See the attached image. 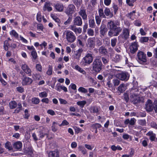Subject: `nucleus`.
Masks as SVG:
<instances>
[{
  "mask_svg": "<svg viewBox=\"0 0 157 157\" xmlns=\"http://www.w3.org/2000/svg\"><path fill=\"white\" fill-rule=\"evenodd\" d=\"M120 22L118 21L114 22L112 20H110L108 22L107 27L110 29L108 32V36L110 37L118 36L121 32L122 29L120 26Z\"/></svg>",
  "mask_w": 157,
  "mask_h": 157,
  "instance_id": "f257e3e1",
  "label": "nucleus"
},
{
  "mask_svg": "<svg viewBox=\"0 0 157 157\" xmlns=\"http://www.w3.org/2000/svg\"><path fill=\"white\" fill-rule=\"evenodd\" d=\"M101 56L96 57L94 60L92 64V70L96 73H99L101 70L103 66L100 58Z\"/></svg>",
  "mask_w": 157,
  "mask_h": 157,
  "instance_id": "f03ea898",
  "label": "nucleus"
},
{
  "mask_svg": "<svg viewBox=\"0 0 157 157\" xmlns=\"http://www.w3.org/2000/svg\"><path fill=\"white\" fill-rule=\"evenodd\" d=\"M63 36H66L67 41L69 43H73L76 39V37L74 33L70 30L64 31L63 32Z\"/></svg>",
  "mask_w": 157,
  "mask_h": 157,
  "instance_id": "7ed1b4c3",
  "label": "nucleus"
},
{
  "mask_svg": "<svg viewBox=\"0 0 157 157\" xmlns=\"http://www.w3.org/2000/svg\"><path fill=\"white\" fill-rule=\"evenodd\" d=\"M49 134V131L48 129L42 126L40 127L38 135L39 137V140H40L45 136H48Z\"/></svg>",
  "mask_w": 157,
  "mask_h": 157,
  "instance_id": "20e7f679",
  "label": "nucleus"
},
{
  "mask_svg": "<svg viewBox=\"0 0 157 157\" xmlns=\"http://www.w3.org/2000/svg\"><path fill=\"white\" fill-rule=\"evenodd\" d=\"M137 56L139 62L140 63L143 64L147 61L146 55L143 52H138L137 53Z\"/></svg>",
  "mask_w": 157,
  "mask_h": 157,
  "instance_id": "39448f33",
  "label": "nucleus"
},
{
  "mask_svg": "<svg viewBox=\"0 0 157 157\" xmlns=\"http://www.w3.org/2000/svg\"><path fill=\"white\" fill-rule=\"evenodd\" d=\"M116 77L122 81H126L128 79L129 76L127 73L122 72L117 74Z\"/></svg>",
  "mask_w": 157,
  "mask_h": 157,
  "instance_id": "423d86ee",
  "label": "nucleus"
},
{
  "mask_svg": "<svg viewBox=\"0 0 157 157\" xmlns=\"http://www.w3.org/2000/svg\"><path fill=\"white\" fill-rule=\"evenodd\" d=\"M129 30L126 28L123 29L121 33L118 36L119 38H122L123 40H127L129 37Z\"/></svg>",
  "mask_w": 157,
  "mask_h": 157,
  "instance_id": "0eeeda50",
  "label": "nucleus"
},
{
  "mask_svg": "<svg viewBox=\"0 0 157 157\" xmlns=\"http://www.w3.org/2000/svg\"><path fill=\"white\" fill-rule=\"evenodd\" d=\"M82 60L86 64H90L93 61L92 54L89 53L87 54L83 58Z\"/></svg>",
  "mask_w": 157,
  "mask_h": 157,
  "instance_id": "6e6552de",
  "label": "nucleus"
},
{
  "mask_svg": "<svg viewBox=\"0 0 157 157\" xmlns=\"http://www.w3.org/2000/svg\"><path fill=\"white\" fill-rule=\"evenodd\" d=\"M75 7L72 4H69L67 8L65 11V13L68 15H71L75 11Z\"/></svg>",
  "mask_w": 157,
  "mask_h": 157,
  "instance_id": "1a4fd4ad",
  "label": "nucleus"
},
{
  "mask_svg": "<svg viewBox=\"0 0 157 157\" xmlns=\"http://www.w3.org/2000/svg\"><path fill=\"white\" fill-rule=\"evenodd\" d=\"M145 109L147 112H151L153 110V103L151 100H148L145 103Z\"/></svg>",
  "mask_w": 157,
  "mask_h": 157,
  "instance_id": "9d476101",
  "label": "nucleus"
},
{
  "mask_svg": "<svg viewBox=\"0 0 157 157\" xmlns=\"http://www.w3.org/2000/svg\"><path fill=\"white\" fill-rule=\"evenodd\" d=\"M138 46L136 42H134L132 43L129 48L131 53L132 54L134 53L137 50Z\"/></svg>",
  "mask_w": 157,
  "mask_h": 157,
  "instance_id": "9b49d317",
  "label": "nucleus"
},
{
  "mask_svg": "<svg viewBox=\"0 0 157 157\" xmlns=\"http://www.w3.org/2000/svg\"><path fill=\"white\" fill-rule=\"evenodd\" d=\"M21 69L29 76H31L32 75V71L29 67L26 64H22L21 66Z\"/></svg>",
  "mask_w": 157,
  "mask_h": 157,
  "instance_id": "f8f14e48",
  "label": "nucleus"
},
{
  "mask_svg": "<svg viewBox=\"0 0 157 157\" xmlns=\"http://www.w3.org/2000/svg\"><path fill=\"white\" fill-rule=\"evenodd\" d=\"M33 82V80L31 78L26 76H23L22 83L23 86L29 85L32 83Z\"/></svg>",
  "mask_w": 157,
  "mask_h": 157,
  "instance_id": "ddd939ff",
  "label": "nucleus"
},
{
  "mask_svg": "<svg viewBox=\"0 0 157 157\" xmlns=\"http://www.w3.org/2000/svg\"><path fill=\"white\" fill-rule=\"evenodd\" d=\"M73 23V25L81 26L82 24V19L80 16H77L74 18Z\"/></svg>",
  "mask_w": 157,
  "mask_h": 157,
  "instance_id": "4468645a",
  "label": "nucleus"
},
{
  "mask_svg": "<svg viewBox=\"0 0 157 157\" xmlns=\"http://www.w3.org/2000/svg\"><path fill=\"white\" fill-rule=\"evenodd\" d=\"M48 157H59V152L57 150L47 151Z\"/></svg>",
  "mask_w": 157,
  "mask_h": 157,
  "instance_id": "2eb2a0df",
  "label": "nucleus"
},
{
  "mask_svg": "<svg viewBox=\"0 0 157 157\" xmlns=\"http://www.w3.org/2000/svg\"><path fill=\"white\" fill-rule=\"evenodd\" d=\"M87 44L90 48H94L95 45V38L90 37L87 39Z\"/></svg>",
  "mask_w": 157,
  "mask_h": 157,
  "instance_id": "dca6fc26",
  "label": "nucleus"
},
{
  "mask_svg": "<svg viewBox=\"0 0 157 157\" xmlns=\"http://www.w3.org/2000/svg\"><path fill=\"white\" fill-rule=\"evenodd\" d=\"M131 100L134 104H136L140 102V98L138 95L132 94L131 96Z\"/></svg>",
  "mask_w": 157,
  "mask_h": 157,
  "instance_id": "f3484780",
  "label": "nucleus"
},
{
  "mask_svg": "<svg viewBox=\"0 0 157 157\" xmlns=\"http://www.w3.org/2000/svg\"><path fill=\"white\" fill-rule=\"evenodd\" d=\"M78 13L82 17L83 20H86L87 19V15L85 9L81 8Z\"/></svg>",
  "mask_w": 157,
  "mask_h": 157,
  "instance_id": "a211bd4d",
  "label": "nucleus"
},
{
  "mask_svg": "<svg viewBox=\"0 0 157 157\" xmlns=\"http://www.w3.org/2000/svg\"><path fill=\"white\" fill-rule=\"evenodd\" d=\"M83 51L82 49H79L78 51L75 52L72 56L75 59L79 60L81 56V53Z\"/></svg>",
  "mask_w": 157,
  "mask_h": 157,
  "instance_id": "6ab92c4d",
  "label": "nucleus"
},
{
  "mask_svg": "<svg viewBox=\"0 0 157 157\" xmlns=\"http://www.w3.org/2000/svg\"><path fill=\"white\" fill-rule=\"evenodd\" d=\"M76 25H71L70 26V29L73 31L76 34L78 33L80 34L82 31V29L80 27L77 28Z\"/></svg>",
  "mask_w": 157,
  "mask_h": 157,
  "instance_id": "aec40b11",
  "label": "nucleus"
},
{
  "mask_svg": "<svg viewBox=\"0 0 157 157\" xmlns=\"http://www.w3.org/2000/svg\"><path fill=\"white\" fill-rule=\"evenodd\" d=\"M98 51L99 54L104 56L106 55L108 53L106 48L104 46H101L99 47Z\"/></svg>",
  "mask_w": 157,
  "mask_h": 157,
  "instance_id": "412c9836",
  "label": "nucleus"
},
{
  "mask_svg": "<svg viewBox=\"0 0 157 157\" xmlns=\"http://www.w3.org/2000/svg\"><path fill=\"white\" fill-rule=\"evenodd\" d=\"M100 59H101L103 64L105 65H106L108 64L109 62V55H108L105 56H101Z\"/></svg>",
  "mask_w": 157,
  "mask_h": 157,
  "instance_id": "4be33fe9",
  "label": "nucleus"
},
{
  "mask_svg": "<svg viewBox=\"0 0 157 157\" xmlns=\"http://www.w3.org/2000/svg\"><path fill=\"white\" fill-rule=\"evenodd\" d=\"M136 121V120L134 118H131L130 120L128 119L125 121L124 123L125 124H129L130 125H133L135 124Z\"/></svg>",
  "mask_w": 157,
  "mask_h": 157,
  "instance_id": "5701e85b",
  "label": "nucleus"
},
{
  "mask_svg": "<svg viewBox=\"0 0 157 157\" xmlns=\"http://www.w3.org/2000/svg\"><path fill=\"white\" fill-rule=\"evenodd\" d=\"M107 30V29L106 27H101L100 31L101 37H104L106 34Z\"/></svg>",
  "mask_w": 157,
  "mask_h": 157,
  "instance_id": "b1692460",
  "label": "nucleus"
},
{
  "mask_svg": "<svg viewBox=\"0 0 157 157\" xmlns=\"http://www.w3.org/2000/svg\"><path fill=\"white\" fill-rule=\"evenodd\" d=\"M56 10L59 12H62L63 10V4L60 3H56L55 6Z\"/></svg>",
  "mask_w": 157,
  "mask_h": 157,
  "instance_id": "393cba45",
  "label": "nucleus"
},
{
  "mask_svg": "<svg viewBox=\"0 0 157 157\" xmlns=\"http://www.w3.org/2000/svg\"><path fill=\"white\" fill-rule=\"evenodd\" d=\"M126 89V87L125 84H121L117 88V90L121 93H123Z\"/></svg>",
  "mask_w": 157,
  "mask_h": 157,
  "instance_id": "a878e982",
  "label": "nucleus"
},
{
  "mask_svg": "<svg viewBox=\"0 0 157 157\" xmlns=\"http://www.w3.org/2000/svg\"><path fill=\"white\" fill-rule=\"evenodd\" d=\"M22 144L20 141L16 142L13 145L14 148L17 150H20L22 147Z\"/></svg>",
  "mask_w": 157,
  "mask_h": 157,
  "instance_id": "bb28decb",
  "label": "nucleus"
},
{
  "mask_svg": "<svg viewBox=\"0 0 157 157\" xmlns=\"http://www.w3.org/2000/svg\"><path fill=\"white\" fill-rule=\"evenodd\" d=\"M56 90L59 92L61 90H63L64 92L67 91V88L64 86L57 85L56 87Z\"/></svg>",
  "mask_w": 157,
  "mask_h": 157,
  "instance_id": "cd10ccee",
  "label": "nucleus"
},
{
  "mask_svg": "<svg viewBox=\"0 0 157 157\" xmlns=\"http://www.w3.org/2000/svg\"><path fill=\"white\" fill-rule=\"evenodd\" d=\"M89 27L91 28H94L96 26V24L93 18H91L89 21Z\"/></svg>",
  "mask_w": 157,
  "mask_h": 157,
  "instance_id": "c85d7f7f",
  "label": "nucleus"
},
{
  "mask_svg": "<svg viewBox=\"0 0 157 157\" xmlns=\"http://www.w3.org/2000/svg\"><path fill=\"white\" fill-rule=\"evenodd\" d=\"M104 13L106 16H108L110 18L113 17V14L111 12L110 9L108 8H106L105 9Z\"/></svg>",
  "mask_w": 157,
  "mask_h": 157,
  "instance_id": "c756f323",
  "label": "nucleus"
},
{
  "mask_svg": "<svg viewBox=\"0 0 157 157\" xmlns=\"http://www.w3.org/2000/svg\"><path fill=\"white\" fill-rule=\"evenodd\" d=\"M136 13V11L135 10L133 11L132 12L129 13L128 14V17H129L131 19L133 20L136 18V16L135 14Z\"/></svg>",
  "mask_w": 157,
  "mask_h": 157,
  "instance_id": "7c9ffc66",
  "label": "nucleus"
},
{
  "mask_svg": "<svg viewBox=\"0 0 157 157\" xmlns=\"http://www.w3.org/2000/svg\"><path fill=\"white\" fill-rule=\"evenodd\" d=\"M75 69L83 74H86V72L78 65L75 66Z\"/></svg>",
  "mask_w": 157,
  "mask_h": 157,
  "instance_id": "2f4dec72",
  "label": "nucleus"
},
{
  "mask_svg": "<svg viewBox=\"0 0 157 157\" xmlns=\"http://www.w3.org/2000/svg\"><path fill=\"white\" fill-rule=\"evenodd\" d=\"M9 106L11 109H13L17 107V104L15 101H12L10 102Z\"/></svg>",
  "mask_w": 157,
  "mask_h": 157,
  "instance_id": "473e14b6",
  "label": "nucleus"
},
{
  "mask_svg": "<svg viewBox=\"0 0 157 157\" xmlns=\"http://www.w3.org/2000/svg\"><path fill=\"white\" fill-rule=\"evenodd\" d=\"M99 16L103 18H105L106 17L104 13L103 10L102 9H99L98 10Z\"/></svg>",
  "mask_w": 157,
  "mask_h": 157,
  "instance_id": "72a5a7b5",
  "label": "nucleus"
},
{
  "mask_svg": "<svg viewBox=\"0 0 157 157\" xmlns=\"http://www.w3.org/2000/svg\"><path fill=\"white\" fill-rule=\"evenodd\" d=\"M86 101H78L77 102V104L80 106L81 108H83L84 105L86 104Z\"/></svg>",
  "mask_w": 157,
  "mask_h": 157,
  "instance_id": "f704fd0d",
  "label": "nucleus"
},
{
  "mask_svg": "<svg viewBox=\"0 0 157 157\" xmlns=\"http://www.w3.org/2000/svg\"><path fill=\"white\" fill-rule=\"evenodd\" d=\"M32 77L34 79L40 80V79L41 76L39 74H33Z\"/></svg>",
  "mask_w": 157,
  "mask_h": 157,
  "instance_id": "c9c22d12",
  "label": "nucleus"
},
{
  "mask_svg": "<svg viewBox=\"0 0 157 157\" xmlns=\"http://www.w3.org/2000/svg\"><path fill=\"white\" fill-rule=\"evenodd\" d=\"M5 147L8 149L9 151H11L13 150V148L11 145L10 142H7L5 145Z\"/></svg>",
  "mask_w": 157,
  "mask_h": 157,
  "instance_id": "e433bc0d",
  "label": "nucleus"
},
{
  "mask_svg": "<svg viewBox=\"0 0 157 157\" xmlns=\"http://www.w3.org/2000/svg\"><path fill=\"white\" fill-rule=\"evenodd\" d=\"M101 125L98 123L93 124L91 126V127L92 128L95 129H97L98 128H101Z\"/></svg>",
  "mask_w": 157,
  "mask_h": 157,
  "instance_id": "4c0bfd02",
  "label": "nucleus"
},
{
  "mask_svg": "<svg viewBox=\"0 0 157 157\" xmlns=\"http://www.w3.org/2000/svg\"><path fill=\"white\" fill-rule=\"evenodd\" d=\"M57 123L54 121L53 122L52 125V130L54 132H56L57 130L56 124Z\"/></svg>",
  "mask_w": 157,
  "mask_h": 157,
  "instance_id": "58836bf2",
  "label": "nucleus"
},
{
  "mask_svg": "<svg viewBox=\"0 0 157 157\" xmlns=\"http://www.w3.org/2000/svg\"><path fill=\"white\" fill-rule=\"evenodd\" d=\"M32 103L34 104H37L39 103L40 100L38 98H32Z\"/></svg>",
  "mask_w": 157,
  "mask_h": 157,
  "instance_id": "ea45409f",
  "label": "nucleus"
},
{
  "mask_svg": "<svg viewBox=\"0 0 157 157\" xmlns=\"http://www.w3.org/2000/svg\"><path fill=\"white\" fill-rule=\"evenodd\" d=\"M101 17L99 16H95V20L96 23L98 25H99L101 23Z\"/></svg>",
  "mask_w": 157,
  "mask_h": 157,
  "instance_id": "a19ab883",
  "label": "nucleus"
},
{
  "mask_svg": "<svg viewBox=\"0 0 157 157\" xmlns=\"http://www.w3.org/2000/svg\"><path fill=\"white\" fill-rule=\"evenodd\" d=\"M149 40V38L147 37H142L140 40V41L142 43L146 42Z\"/></svg>",
  "mask_w": 157,
  "mask_h": 157,
  "instance_id": "79ce46f5",
  "label": "nucleus"
},
{
  "mask_svg": "<svg viewBox=\"0 0 157 157\" xmlns=\"http://www.w3.org/2000/svg\"><path fill=\"white\" fill-rule=\"evenodd\" d=\"M52 66L51 65H49L48 69L47 71V74L48 75H51L52 74Z\"/></svg>",
  "mask_w": 157,
  "mask_h": 157,
  "instance_id": "37998d69",
  "label": "nucleus"
},
{
  "mask_svg": "<svg viewBox=\"0 0 157 157\" xmlns=\"http://www.w3.org/2000/svg\"><path fill=\"white\" fill-rule=\"evenodd\" d=\"M78 91L83 93H86L88 92L87 90L84 87H80L78 89Z\"/></svg>",
  "mask_w": 157,
  "mask_h": 157,
  "instance_id": "c03bdc74",
  "label": "nucleus"
},
{
  "mask_svg": "<svg viewBox=\"0 0 157 157\" xmlns=\"http://www.w3.org/2000/svg\"><path fill=\"white\" fill-rule=\"evenodd\" d=\"M87 33L89 36H93L94 35V31L92 29H88L87 30Z\"/></svg>",
  "mask_w": 157,
  "mask_h": 157,
  "instance_id": "a18cd8bd",
  "label": "nucleus"
},
{
  "mask_svg": "<svg viewBox=\"0 0 157 157\" xmlns=\"http://www.w3.org/2000/svg\"><path fill=\"white\" fill-rule=\"evenodd\" d=\"M117 41V40L116 38H113L111 40V45L112 47H114Z\"/></svg>",
  "mask_w": 157,
  "mask_h": 157,
  "instance_id": "49530a36",
  "label": "nucleus"
},
{
  "mask_svg": "<svg viewBox=\"0 0 157 157\" xmlns=\"http://www.w3.org/2000/svg\"><path fill=\"white\" fill-rule=\"evenodd\" d=\"M31 56L33 57V58L35 60L36 59L37 57V54L36 52V51L35 50L32 51L31 52Z\"/></svg>",
  "mask_w": 157,
  "mask_h": 157,
  "instance_id": "de8ad7c7",
  "label": "nucleus"
},
{
  "mask_svg": "<svg viewBox=\"0 0 157 157\" xmlns=\"http://www.w3.org/2000/svg\"><path fill=\"white\" fill-rule=\"evenodd\" d=\"M113 82L114 86H117L119 84L120 82V81L119 80L117 79H113Z\"/></svg>",
  "mask_w": 157,
  "mask_h": 157,
  "instance_id": "09e8293b",
  "label": "nucleus"
},
{
  "mask_svg": "<svg viewBox=\"0 0 157 157\" xmlns=\"http://www.w3.org/2000/svg\"><path fill=\"white\" fill-rule=\"evenodd\" d=\"M155 113H157V100H155L153 102V110Z\"/></svg>",
  "mask_w": 157,
  "mask_h": 157,
  "instance_id": "8fccbe9b",
  "label": "nucleus"
},
{
  "mask_svg": "<svg viewBox=\"0 0 157 157\" xmlns=\"http://www.w3.org/2000/svg\"><path fill=\"white\" fill-rule=\"evenodd\" d=\"M10 34L13 35L14 37L15 38H17L18 36V34L14 30H12L10 32Z\"/></svg>",
  "mask_w": 157,
  "mask_h": 157,
  "instance_id": "3c124183",
  "label": "nucleus"
},
{
  "mask_svg": "<svg viewBox=\"0 0 157 157\" xmlns=\"http://www.w3.org/2000/svg\"><path fill=\"white\" fill-rule=\"evenodd\" d=\"M123 99L128 102L129 100V98L128 94L126 93H124L123 94Z\"/></svg>",
  "mask_w": 157,
  "mask_h": 157,
  "instance_id": "603ef678",
  "label": "nucleus"
},
{
  "mask_svg": "<svg viewBox=\"0 0 157 157\" xmlns=\"http://www.w3.org/2000/svg\"><path fill=\"white\" fill-rule=\"evenodd\" d=\"M39 95L41 98H44L47 96V94L46 92L44 91L40 93Z\"/></svg>",
  "mask_w": 157,
  "mask_h": 157,
  "instance_id": "864d4df0",
  "label": "nucleus"
},
{
  "mask_svg": "<svg viewBox=\"0 0 157 157\" xmlns=\"http://www.w3.org/2000/svg\"><path fill=\"white\" fill-rule=\"evenodd\" d=\"M79 150L81 151L82 153L83 154L85 155L86 153V150L84 148L82 147V146H80L79 147Z\"/></svg>",
  "mask_w": 157,
  "mask_h": 157,
  "instance_id": "5fc2aeb1",
  "label": "nucleus"
},
{
  "mask_svg": "<svg viewBox=\"0 0 157 157\" xmlns=\"http://www.w3.org/2000/svg\"><path fill=\"white\" fill-rule=\"evenodd\" d=\"M36 68L37 71H38L40 72H41L42 71V66L40 64H36Z\"/></svg>",
  "mask_w": 157,
  "mask_h": 157,
  "instance_id": "6e6d98bb",
  "label": "nucleus"
},
{
  "mask_svg": "<svg viewBox=\"0 0 157 157\" xmlns=\"http://www.w3.org/2000/svg\"><path fill=\"white\" fill-rule=\"evenodd\" d=\"M138 122L139 124L141 125L144 126L146 124V121L145 120H140Z\"/></svg>",
  "mask_w": 157,
  "mask_h": 157,
  "instance_id": "4d7b16f0",
  "label": "nucleus"
},
{
  "mask_svg": "<svg viewBox=\"0 0 157 157\" xmlns=\"http://www.w3.org/2000/svg\"><path fill=\"white\" fill-rule=\"evenodd\" d=\"M41 17L42 16L41 15V13H37L36 16V19L39 22H40L41 21Z\"/></svg>",
  "mask_w": 157,
  "mask_h": 157,
  "instance_id": "13d9d810",
  "label": "nucleus"
},
{
  "mask_svg": "<svg viewBox=\"0 0 157 157\" xmlns=\"http://www.w3.org/2000/svg\"><path fill=\"white\" fill-rule=\"evenodd\" d=\"M146 113L145 112H140L138 113L137 117H144L146 116Z\"/></svg>",
  "mask_w": 157,
  "mask_h": 157,
  "instance_id": "bf43d9fd",
  "label": "nucleus"
},
{
  "mask_svg": "<svg viewBox=\"0 0 157 157\" xmlns=\"http://www.w3.org/2000/svg\"><path fill=\"white\" fill-rule=\"evenodd\" d=\"M52 17L56 22L59 23L60 21V20L58 17L56 16L55 15L52 14L51 15Z\"/></svg>",
  "mask_w": 157,
  "mask_h": 157,
  "instance_id": "052dcab7",
  "label": "nucleus"
},
{
  "mask_svg": "<svg viewBox=\"0 0 157 157\" xmlns=\"http://www.w3.org/2000/svg\"><path fill=\"white\" fill-rule=\"evenodd\" d=\"M47 113L52 116H53L55 115V113L54 111L52 109H49L47 110Z\"/></svg>",
  "mask_w": 157,
  "mask_h": 157,
  "instance_id": "680f3d73",
  "label": "nucleus"
},
{
  "mask_svg": "<svg viewBox=\"0 0 157 157\" xmlns=\"http://www.w3.org/2000/svg\"><path fill=\"white\" fill-rule=\"evenodd\" d=\"M72 20V17H68V19L64 22V24L66 25L68 24H69L71 22Z\"/></svg>",
  "mask_w": 157,
  "mask_h": 157,
  "instance_id": "e2e57ef3",
  "label": "nucleus"
},
{
  "mask_svg": "<svg viewBox=\"0 0 157 157\" xmlns=\"http://www.w3.org/2000/svg\"><path fill=\"white\" fill-rule=\"evenodd\" d=\"M9 45V44L8 43V41H5L4 42V47L6 51H7L8 50V46Z\"/></svg>",
  "mask_w": 157,
  "mask_h": 157,
  "instance_id": "0e129e2a",
  "label": "nucleus"
},
{
  "mask_svg": "<svg viewBox=\"0 0 157 157\" xmlns=\"http://www.w3.org/2000/svg\"><path fill=\"white\" fill-rule=\"evenodd\" d=\"M16 89L20 93H22L24 90V88L21 86L18 87Z\"/></svg>",
  "mask_w": 157,
  "mask_h": 157,
  "instance_id": "69168bd1",
  "label": "nucleus"
},
{
  "mask_svg": "<svg viewBox=\"0 0 157 157\" xmlns=\"http://www.w3.org/2000/svg\"><path fill=\"white\" fill-rule=\"evenodd\" d=\"M115 59V62H119L121 59V57L119 55H116L115 58H114Z\"/></svg>",
  "mask_w": 157,
  "mask_h": 157,
  "instance_id": "338daca9",
  "label": "nucleus"
},
{
  "mask_svg": "<svg viewBox=\"0 0 157 157\" xmlns=\"http://www.w3.org/2000/svg\"><path fill=\"white\" fill-rule=\"evenodd\" d=\"M113 7L114 10V13L115 14H116L118 10L117 6L115 4H113Z\"/></svg>",
  "mask_w": 157,
  "mask_h": 157,
  "instance_id": "774afa93",
  "label": "nucleus"
}]
</instances>
